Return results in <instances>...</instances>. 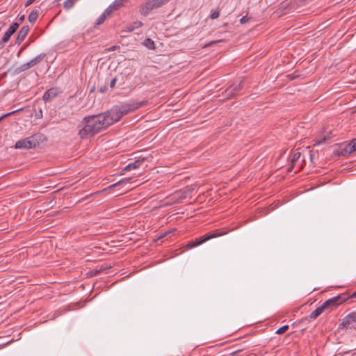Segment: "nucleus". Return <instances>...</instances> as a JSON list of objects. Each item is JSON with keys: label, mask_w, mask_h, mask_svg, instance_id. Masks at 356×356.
I'll return each instance as SVG.
<instances>
[{"label": "nucleus", "mask_w": 356, "mask_h": 356, "mask_svg": "<svg viewBox=\"0 0 356 356\" xmlns=\"http://www.w3.org/2000/svg\"><path fill=\"white\" fill-rule=\"evenodd\" d=\"M109 120L105 112L86 116L81 122L82 127L78 135L81 139L92 138L111 126Z\"/></svg>", "instance_id": "f257e3e1"}, {"label": "nucleus", "mask_w": 356, "mask_h": 356, "mask_svg": "<svg viewBox=\"0 0 356 356\" xmlns=\"http://www.w3.org/2000/svg\"><path fill=\"white\" fill-rule=\"evenodd\" d=\"M109 120L105 112L86 116L81 122L82 127L78 135L81 139L92 138L111 126Z\"/></svg>", "instance_id": "f03ea898"}, {"label": "nucleus", "mask_w": 356, "mask_h": 356, "mask_svg": "<svg viewBox=\"0 0 356 356\" xmlns=\"http://www.w3.org/2000/svg\"><path fill=\"white\" fill-rule=\"evenodd\" d=\"M143 105L142 102L126 104L119 107H114L112 109L105 111L106 115L108 117L111 125L115 122L120 121V120L125 115L134 111Z\"/></svg>", "instance_id": "7ed1b4c3"}, {"label": "nucleus", "mask_w": 356, "mask_h": 356, "mask_svg": "<svg viewBox=\"0 0 356 356\" xmlns=\"http://www.w3.org/2000/svg\"><path fill=\"white\" fill-rule=\"evenodd\" d=\"M227 232H224L221 229H216L213 232L207 233L204 235L195 238V240H192L188 242L186 247L188 249H191L195 247H197L202 243L207 242V241L223 236L226 234Z\"/></svg>", "instance_id": "20e7f679"}, {"label": "nucleus", "mask_w": 356, "mask_h": 356, "mask_svg": "<svg viewBox=\"0 0 356 356\" xmlns=\"http://www.w3.org/2000/svg\"><path fill=\"white\" fill-rule=\"evenodd\" d=\"M38 137L39 136L35 134L24 139L19 140L16 142L15 148L29 149L35 147L39 144Z\"/></svg>", "instance_id": "39448f33"}, {"label": "nucleus", "mask_w": 356, "mask_h": 356, "mask_svg": "<svg viewBox=\"0 0 356 356\" xmlns=\"http://www.w3.org/2000/svg\"><path fill=\"white\" fill-rule=\"evenodd\" d=\"M346 294L341 293L327 300L323 303V305L326 308L327 312H330L331 311L336 309L339 305L346 302Z\"/></svg>", "instance_id": "423d86ee"}, {"label": "nucleus", "mask_w": 356, "mask_h": 356, "mask_svg": "<svg viewBox=\"0 0 356 356\" xmlns=\"http://www.w3.org/2000/svg\"><path fill=\"white\" fill-rule=\"evenodd\" d=\"M339 327L346 330H356V312H352L344 317Z\"/></svg>", "instance_id": "0eeeda50"}, {"label": "nucleus", "mask_w": 356, "mask_h": 356, "mask_svg": "<svg viewBox=\"0 0 356 356\" xmlns=\"http://www.w3.org/2000/svg\"><path fill=\"white\" fill-rule=\"evenodd\" d=\"M300 157L301 153L299 152H296L289 158L290 164L288 168V172H292L294 170V172H297L301 169L302 164L298 163Z\"/></svg>", "instance_id": "6e6552de"}, {"label": "nucleus", "mask_w": 356, "mask_h": 356, "mask_svg": "<svg viewBox=\"0 0 356 356\" xmlns=\"http://www.w3.org/2000/svg\"><path fill=\"white\" fill-rule=\"evenodd\" d=\"M243 89V82L234 83L228 87L225 91V96L227 99H232L236 97Z\"/></svg>", "instance_id": "1a4fd4ad"}, {"label": "nucleus", "mask_w": 356, "mask_h": 356, "mask_svg": "<svg viewBox=\"0 0 356 356\" xmlns=\"http://www.w3.org/2000/svg\"><path fill=\"white\" fill-rule=\"evenodd\" d=\"M29 31V26L26 25L21 28L15 39V44L19 45L25 39Z\"/></svg>", "instance_id": "9d476101"}, {"label": "nucleus", "mask_w": 356, "mask_h": 356, "mask_svg": "<svg viewBox=\"0 0 356 356\" xmlns=\"http://www.w3.org/2000/svg\"><path fill=\"white\" fill-rule=\"evenodd\" d=\"M146 161L145 158L139 159L133 162H130L128 165H127L124 170L130 171L134 169L138 168L145 161Z\"/></svg>", "instance_id": "9b49d317"}, {"label": "nucleus", "mask_w": 356, "mask_h": 356, "mask_svg": "<svg viewBox=\"0 0 356 356\" xmlns=\"http://www.w3.org/2000/svg\"><path fill=\"white\" fill-rule=\"evenodd\" d=\"M58 95V90L56 88H51L47 90L43 95V100L44 102H49Z\"/></svg>", "instance_id": "f8f14e48"}, {"label": "nucleus", "mask_w": 356, "mask_h": 356, "mask_svg": "<svg viewBox=\"0 0 356 356\" xmlns=\"http://www.w3.org/2000/svg\"><path fill=\"white\" fill-rule=\"evenodd\" d=\"M353 148L350 143H349L348 144L342 145L341 146V149H341L340 154L343 156L349 155L351 153L355 152L354 150H353Z\"/></svg>", "instance_id": "ddd939ff"}, {"label": "nucleus", "mask_w": 356, "mask_h": 356, "mask_svg": "<svg viewBox=\"0 0 356 356\" xmlns=\"http://www.w3.org/2000/svg\"><path fill=\"white\" fill-rule=\"evenodd\" d=\"M46 56V54L45 53H42L39 55H38L37 56H35V58H33V59H31L29 63L31 65V67H34L36 65H38V63H40Z\"/></svg>", "instance_id": "4468645a"}, {"label": "nucleus", "mask_w": 356, "mask_h": 356, "mask_svg": "<svg viewBox=\"0 0 356 356\" xmlns=\"http://www.w3.org/2000/svg\"><path fill=\"white\" fill-rule=\"evenodd\" d=\"M31 65L29 62H27L26 63L22 64L19 67H17L15 70V74H20L22 72H24L30 68H31Z\"/></svg>", "instance_id": "2eb2a0df"}, {"label": "nucleus", "mask_w": 356, "mask_h": 356, "mask_svg": "<svg viewBox=\"0 0 356 356\" xmlns=\"http://www.w3.org/2000/svg\"><path fill=\"white\" fill-rule=\"evenodd\" d=\"M128 2V0H115L112 3V6L114 8L115 10L120 9L123 7L126 3Z\"/></svg>", "instance_id": "dca6fc26"}, {"label": "nucleus", "mask_w": 356, "mask_h": 356, "mask_svg": "<svg viewBox=\"0 0 356 356\" xmlns=\"http://www.w3.org/2000/svg\"><path fill=\"white\" fill-rule=\"evenodd\" d=\"M39 11L37 9L33 10L31 13L29 15V22L31 24H33L35 22L38 17Z\"/></svg>", "instance_id": "f3484780"}, {"label": "nucleus", "mask_w": 356, "mask_h": 356, "mask_svg": "<svg viewBox=\"0 0 356 356\" xmlns=\"http://www.w3.org/2000/svg\"><path fill=\"white\" fill-rule=\"evenodd\" d=\"M11 36H12V34H10V32L6 31V33H4L3 38H1V40H0L1 48H3L5 46V44L7 43L10 40Z\"/></svg>", "instance_id": "a211bd4d"}, {"label": "nucleus", "mask_w": 356, "mask_h": 356, "mask_svg": "<svg viewBox=\"0 0 356 356\" xmlns=\"http://www.w3.org/2000/svg\"><path fill=\"white\" fill-rule=\"evenodd\" d=\"M79 0H65L63 3V7L65 9H70L72 8L75 3L78 1Z\"/></svg>", "instance_id": "6ab92c4d"}, {"label": "nucleus", "mask_w": 356, "mask_h": 356, "mask_svg": "<svg viewBox=\"0 0 356 356\" xmlns=\"http://www.w3.org/2000/svg\"><path fill=\"white\" fill-rule=\"evenodd\" d=\"M144 44L149 49H153L155 47L154 41L150 38H147L144 41Z\"/></svg>", "instance_id": "aec40b11"}, {"label": "nucleus", "mask_w": 356, "mask_h": 356, "mask_svg": "<svg viewBox=\"0 0 356 356\" xmlns=\"http://www.w3.org/2000/svg\"><path fill=\"white\" fill-rule=\"evenodd\" d=\"M322 314L321 309L319 307H317L314 312H312L310 315L309 318L311 319H316L321 314Z\"/></svg>", "instance_id": "412c9836"}, {"label": "nucleus", "mask_w": 356, "mask_h": 356, "mask_svg": "<svg viewBox=\"0 0 356 356\" xmlns=\"http://www.w3.org/2000/svg\"><path fill=\"white\" fill-rule=\"evenodd\" d=\"M115 11V10L114 9V8L112 6V5L111 4L104 12L103 13L106 15V17H110L113 12Z\"/></svg>", "instance_id": "4be33fe9"}, {"label": "nucleus", "mask_w": 356, "mask_h": 356, "mask_svg": "<svg viewBox=\"0 0 356 356\" xmlns=\"http://www.w3.org/2000/svg\"><path fill=\"white\" fill-rule=\"evenodd\" d=\"M129 181V179H121L120 181H118L117 183L114 184H112L111 186H109L107 188V189H110V188H115V187H117L118 186H120L122 185V184H126Z\"/></svg>", "instance_id": "5701e85b"}, {"label": "nucleus", "mask_w": 356, "mask_h": 356, "mask_svg": "<svg viewBox=\"0 0 356 356\" xmlns=\"http://www.w3.org/2000/svg\"><path fill=\"white\" fill-rule=\"evenodd\" d=\"M289 326L288 325H285L284 326H282L279 329H277V331L275 332V333L277 334H284L289 330Z\"/></svg>", "instance_id": "b1692460"}, {"label": "nucleus", "mask_w": 356, "mask_h": 356, "mask_svg": "<svg viewBox=\"0 0 356 356\" xmlns=\"http://www.w3.org/2000/svg\"><path fill=\"white\" fill-rule=\"evenodd\" d=\"M107 17H106V15L102 13L99 17V18L97 19L96 21V24L97 25H100L102 24H103L104 22V21L106 20Z\"/></svg>", "instance_id": "393cba45"}, {"label": "nucleus", "mask_w": 356, "mask_h": 356, "mask_svg": "<svg viewBox=\"0 0 356 356\" xmlns=\"http://www.w3.org/2000/svg\"><path fill=\"white\" fill-rule=\"evenodd\" d=\"M330 138V136L329 135H325L323 138L318 139L316 142L315 145L322 144V143H325V141H327V140H329Z\"/></svg>", "instance_id": "a878e982"}, {"label": "nucleus", "mask_w": 356, "mask_h": 356, "mask_svg": "<svg viewBox=\"0 0 356 356\" xmlns=\"http://www.w3.org/2000/svg\"><path fill=\"white\" fill-rule=\"evenodd\" d=\"M19 110H16V111H13L12 112H10V113H5L3 115H2L1 117H0V122L5 118H6L7 117L17 113V111H19Z\"/></svg>", "instance_id": "bb28decb"}, {"label": "nucleus", "mask_w": 356, "mask_h": 356, "mask_svg": "<svg viewBox=\"0 0 356 356\" xmlns=\"http://www.w3.org/2000/svg\"><path fill=\"white\" fill-rule=\"evenodd\" d=\"M220 15V10L218 9L215 11H213L211 15H210V17L212 19H217Z\"/></svg>", "instance_id": "cd10ccee"}, {"label": "nucleus", "mask_w": 356, "mask_h": 356, "mask_svg": "<svg viewBox=\"0 0 356 356\" xmlns=\"http://www.w3.org/2000/svg\"><path fill=\"white\" fill-rule=\"evenodd\" d=\"M143 25V24L140 21H136L134 22L132 26H134V29H138L141 27Z\"/></svg>", "instance_id": "c85d7f7f"}, {"label": "nucleus", "mask_w": 356, "mask_h": 356, "mask_svg": "<svg viewBox=\"0 0 356 356\" xmlns=\"http://www.w3.org/2000/svg\"><path fill=\"white\" fill-rule=\"evenodd\" d=\"M346 301H348L349 300H352L353 298H356V291L355 292H353L351 295L350 296H347L346 295Z\"/></svg>", "instance_id": "c756f323"}, {"label": "nucleus", "mask_w": 356, "mask_h": 356, "mask_svg": "<svg viewBox=\"0 0 356 356\" xmlns=\"http://www.w3.org/2000/svg\"><path fill=\"white\" fill-rule=\"evenodd\" d=\"M116 81H117V78H116V77L113 78V79L111 81V82H110V87H111V88H113L115 87V83H116Z\"/></svg>", "instance_id": "7c9ffc66"}, {"label": "nucleus", "mask_w": 356, "mask_h": 356, "mask_svg": "<svg viewBox=\"0 0 356 356\" xmlns=\"http://www.w3.org/2000/svg\"><path fill=\"white\" fill-rule=\"evenodd\" d=\"M350 143L353 148V150L356 151V138L352 140Z\"/></svg>", "instance_id": "2f4dec72"}, {"label": "nucleus", "mask_w": 356, "mask_h": 356, "mask_svg": "<svg viewBox=\"0 0 356 356\" xmlns=\"http://www.w3.org/2000/svg\"><path fill=\"white\" fill-rule=\"evenodd\" d=\"M19 24L17 22H14L10 26L11 28H13V29H15V31L17 30V29L19 28Z\"/></svg>", "instance_id": "473e14b6"}, {"label": "nucleus", "mask_w": 356, "mask_h": 356, "mask_svg": "<svg viewBox=\"0 0 356 356\" xmlns=\"http://www.w3.org/2000/svg\"><path fill=\"white\" fill-rule=\"evenodd\" d=\"M248 21V18L247 17V16H243L241 19H240V22L241 24H245Z\"/></svg>", "instance_id": "72a5a7b5"}, {"label": "nucleus", "mask_w": 356, "mask_h": 356, "mask_svg": "<svg viewBox=\"0 0 356 356\" xmlns=\"http://www.w3.org/2000/svg\"><path fill=\"white\" fill-rule=\"evenodd\" d=\"M318 307L321 309L322 314L324 313V312H327L326 308L323 306V304L321 306H319Z\"/></svg>", "instance_id": "f704fd0d"}, {"label": "nucleus", "mask_w": 356, "mask_h": 356, "mask_svg": "<svg viewBox=\"0 0 356 356\" xmlns=\"http://www.w3.org/2000/svg\"><path fill=\"white\" fill-rule=\"evenodd\" d=\"M35 0H28L26 3H25V6L27 7L29 6H30L31 4H32Z\"/></svg>", "instance_id": "c9c22d12"}, {"label": "nucleus", "mask_w": 356, "mask_h": 356, "mask_svg": "<svg viewBox=\"0 0 356 356\" xmlns=\"http://www.w3.org/2000/svg\"><path fill=\"white\" fill-rule=\"evenodd\" d=\"M7 31L10 32V33L12 34V35L16 32V31L11 28V26L9 27Z\"/></svg>", "instance_id": "e433bc0d"}, {"label": "nucleus", "mask_w": 356, "mask_h": 356, "mask_svg": "<svg viewBox=\"0 0 356 356\" xmlns=\"http://www.w3.org/2000/svg\"><path fill=\"white\" fill-rule=\"evenodd\" d=\"M221 41H222L221 40H216V41H212V42H211L208 44V46H213V44H217L218 42H221Z\"/></svg>", "instance_id": "4c0bfd02"}, {"label": "nucleus", "mask_w": 356, "mask_h": 356, "mask_svg": "<svg viewBox=\"0 0 356 356\" xmlns=\"http://www.w3.org/2000/svg\"><path fill=\"white\" fill-rule=\"evenodd\" d=\"M6 25L3 22H0V31Z\"/></svg>", "instance_id": "58836bf2"}, {"label": "nucleus", "mask_w": 356, "mask_h": 356, "mask_svg": "<svg viewBox=\"0 0 356 356\" xmlns=\"http://www.w3.org/2000/svg\"><path fill=\"white\" fill-rule=\"evenodd\" d=\"M25 16L23 15L18 18L19 22H22L24 20Z\"/></svg>", "instance_id": "ea45409f"}, {"label": "nucleus", "mask_w": 356, "mask_h": 356, "mask_svg": "<svg viewBox=\"0 0 356 356\" xmlns=\"http://www.w3.org/2000/svg\"><path fill=\"white\" fill-rule=\"evenodd\" d=\"M118 48H119V47H118V46H113V47H111L109 49V50H110V51H115V50H116V49H118Z\"/></svg>", "instance_id": "a19ab883"}, {"label": "nucleus", "mask_w": 356, "mask_h": 356, "mask_svg": "<svg viewBox=\"0 0 356 356\" xmlns=\"http://www.w3.org/2000/svg\"><path fill=\"white\" fill-rule=\"evenodd\" d=\"M134 29H134V26H132V25H131V26H130L129 27H128V31H129V32H131V31H133Z\"/></svg>", "instance_id": "79ce46f5"}, {"label": "nucleus", "mask_w": 356, "mask_h": 356, "mask_svg": "<svg viewBox=\"0 0 356 356\" xmlns=\"http://www.w3.org/2000/svg\"><path fill=\"white\" fill-rule=\"evenodd\" d=\"M29 44H26L25 45H24L22 48H21V51H23L27 47H28Z\"/></svg>", "instance_id": "37998d69"}, {"label": "nucleus", "mask_w": 356, "mask_h": 356, "mask_svg": "<svg viewBox=\"0 0 356 356\" xmlns=\"http://www.w3.org/2000/svg\"><path fill=\"white\" fill-rule=\"evenodd\" d=\"M22 51H21V49L19 50V51L17 53V56L19 57L20 56V54Z\"/></svg>", "instance_id": "c03bdc74"}, {"label": "nucleus", "mask_w": 356, "mask_h": 356, "mask_svg": "<svg viewBox=\"0 0 356 356\" xmlns=\"http://www.w3.org/2000/svg\"><path fill=\"white\" fill-rule=\"evenodd\" d=\"M165 236V234H162V235H161V236H159V238H163Z\"/></svg>", "instance_id": "a18cd8bd"}, {"label": "nucleus", "mask_w": 356, "mask_h": 356, "mask_svg": "<svg viewBox=\"0 0 356 356\" xmlns=\"http://www.w3.org/2000/svg\"><path fill=\"white\" fill-rule=\"evenodd\" d=\"M100 91H101L102 92H104L105 91V89H104V88H101V89H100Z\"/></svg>", "instance_id": "49530a36"}, {"label": "nucleus", "mask_w": 356, "mask_h": 356, "mask_svg": "<svg viewBox=\"0 0 356 356\" xmlns=\"http://www.w3.org/2000/svg\"><path fill=\"white\" fill-rule=\"evenodd\" d=\"M236 353H237V352H234V353H232V355H236Z\"/></svg>", "instance_id": "de8ad7c7"}]
</instances>
